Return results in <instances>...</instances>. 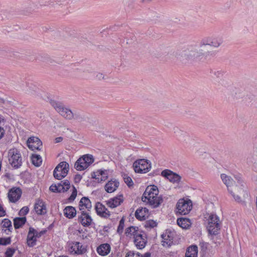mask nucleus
I'll use <instances>...</instances> for the list:
<instances>
[{
  "instance_id": "obj_21",
  "label": "nucleus",
  "mask_w": 257,
  "mask_h": 257,
  "mask_svg": "<svg viewBox=\"0 0 257 257\" xmlns=\"http://www.w3.org/2000/svg\"><path fill=\"white\" fill-rule=\"evenodd\" d=\"M34 209L38 215L44 214L46 213V207L43 200L37 199L34 205Z\"/></svg>"
},
{
  "instance_id": "obj_36",
  "label": "nucleus",
  "mask_w": 257,
  "mask_h": 257,
  "mask_svg": "<svg viewBox=\"0 0 257 257\" xmlns=\"http://www.w3.org/2000/svg\"><path fill=\"white\" fill-rule=\"evenodd\" d=\"M157 222L154 220H149L145 222L144 226L148 229L154 228L157 226Z\"/></svg>"
},
{
  "instance_id": "obj_37",
  "label": "nucleus",
  "mask_w": 257,
  "mask_h": 257,
  "mask_svg": "<svg viewBox=\"0 0 257 257\" xmlns=\"http://www.w3.org/2000/svg\"><path fill=\"white\" fill-rule=\"evenodd\" d=\"M8 197L11 202L15 203L21 197V194H8Z\"/></svg>"
},
{
  "instance_id": "obj_35",
  "label": "nucleus",
  "mask_w": 257,
  "mask_h": 257,
  "mask_svg": "<svg viewBox=\"0 0 257 257\" xmlns=\"http://www.w3.org/2000/svg\"><path fill=\"white\" fill-rule=\"evenodd\" d=\"M137 228H138L134 227V226H131L130 227L127 228L125 231L126 235L127 236H130L134 235L135 237L137 235V232H138Z\"/></svg>"
},
{
  "instance_id": "obj_38",
  "label": "nucleus",
  "mask_w": 257,
  "mask_h": 257,
  "mask_svg": "<svg viewBox=\"0 0 257 257\" xmlns=\"http://www.w3.org/2000/svg\"><path fill=\"white\" fill-rule=\"evenodd\" d=\"M122 177L124 182L129 187L132 186L134 185L132 179L127 174H124L122 175Z\"/></svg>"
},
{
  "instance_id": "obj_2",
  "label": "nucleus",
  "mask_w": 257,
  "mask_h": 257,
  "mask_svg": "<svg viewBox=\"0 0 257 257\" xmlns=\"http://www.w3.org/2000/svg\"><path fill=\"white\" fill-rule=\"evenodd\" d=\"M221 179L229 191L246 192L247 186L241 178L238 176L232 177L226 174L220 175Z\"/></svg>"
},
{
  "instance_id": "obj_59",
  "label": "nucleus",
  "mask_w": 257,
  "mask_h": 257,
  "mask_svg": "<svg viewBox=\"0 0 257 257\" xmlns=\"http://www.w3.org/2000/svg\"><path fill=\"white\" fill-rule=\"evenodd\" d=\"M59 257H66L65 256H59Z\"/></svg>"
},
{
  "instance_id": "obj_54",
  "label": "nucleus",
  "mask_w": 257,
  "mask_h": 257,
  "mask_svg": "<svg viewBox=\"0 0 257 257\" xmlns=\"http://www.w3.org/2000/svg\"><path fill=\"white\" fill-rule=\"evenodd\" d=\"M66 0H54L55 2L58 5L63 4Z\"/></svg>"
},
{
  "instance_id": "obj_15",
  "label": "nucleus",
  "mask_w": 257,
  "mask_h": 257,
  "mask_svg": "<svg viewBox=\"0 0 257 257\" xmlns=\"http://www.w3.org/2000/svg\"><path fill=\"white\" fill-rule=\"evenodd\" d=\"M161 175L174 185L182 180V177L180 175L169 169L162 171Z\"/></svg>"
},
{
  "instance_id": "obj_41",
  "label": "nucleus",
  "mask_w": 257,
  "mask_h": 257,
  "mask_svg": "<svg viewBox=\"0 0 257 257\" xmlns=\"http://www.w3.org/2000/svg\"><path fill=\"white\" fill-rule=\"evenodd\" d=\"M157 191H159L157 186L155 185H152L148 186L144 193H153V192Z\"/></svg>"
},
{
  "instance_id": "obj_48",
  "label": "nucleus",
  "mask_w": 257,
  "mask_h": 257,
  "mask_svg": "<svg viewBox=\"0 0 257 257\" xmlns=\"http://www.w3.org/2000/svg\"><path fill=\"white\" fill-rule=\"evenodd\" d=\"M22 190L19 187H13L9 190L8 193H22Z\"/></svg>"
},
{
  "instance_id": "obj_8",
  "label": "nucleus",
  "mask_w": 257,
  "mask_h": 257,
  "mask_svg": "<svg viewBox=\"0 0 257 257\" xmlns=\"http://www.w3.org/2000/svg\"><path fill=\"white\" fill-rule=\"evenodd\" d=\"M93 162L94 159L91 155H85L77 160L74 167L78 171H82L87 168Z\"/></svg>"
},
{
  "instance_id": "obj_47",
  "label": "nucleus",
  "mask_w": 257,
  "mask_h": 257,
  "mask_svg": "<svg viewBox=\"0 0 257 257\" xmlns=\"http://www.w3.org/2000/svg\"><path fill=\"white\" fill-rule=\"evenodd\" d=\"M15 251V250L14 248H8L5 252L6 257H12Z\"/></svg>"
},
{
  "instance_id": "obj_50",
  "label": "nucleus",
  "mask_w": 257,
  "mask_h": 257,
  "mask_svg": "<svg viewBox=\"0 0 257 257\" xmlns=\"http://www.w3.org/2000/svg\"><path fill=\"white\" fill-rule=\"evenodd\" d=\"M5 215L6 211L3 206L0 204V217L4 216Z\"/></svg>"
},
{
  "instance_id": "obj_42",
  "label": "nucleus",
  "mask_w": 257,
  "mask_h": 257,
  "mask_svg": "<svg viewBox=\"0 0 257 257\" xmlns=\"http://www.w3.org/2000/svg\"><path fill=\"white\" fill-rule=\"evenodd\" d=\"M4 122V119L0 116V140L2 139L5 134V130L2 126V124Z\"/></svg>"
},
{
  "instance_id": "obj_5",
  "label": "nucleus",
  "mask_w": 257,
  "mask_h": 257,
  "mask_svg": "<svg viewBox=\"0 0 257 257\" xmlns=\"http://www.w3.org/2000/svg\"><path fill=\"white\" fill-rule=\"evenodd\" d=\"M50 104L62 116L69 120L73 119V112L65 107L61 102L51 100Z\"/></svg>"
},
{
  "instance_id": "obj_22",
  "label": "nucleus",
  "mask_w": 257,
  "mask_h": 257,
  "mask_svg": "<svg viewBox=\"0 0 257 257\" xmlns=\"http://www.w3.org/2000/svg\"><path fill=\"white\" fill-rule=\"evenodd\" d=\"M95 209L97 213L103 217L107 218L110 215V213L105 206L102 204L98 202L96 204Z\"/></svg>"
},
{
  "instance_id": "obj_12",
  "label": "nucleus",
  "mask_w": 257,
  "mask_h": 257,
  "mask_svg": "<svg viewBox=\"0 0 257 257\" xmlns=\"http://www.w3.org/2000/svg\"><path fill=\"white\" fill-rule=\"evenodd\" d=\"M68 171L69 164L66 162H62L55 168L53 172L54 177L58 180H61L67 175Z\"/></svg>"
},
{
  "instance_id": "obj_58",
  "label": "nucleus",
  "mask_w": 257,
  "mask_h": 257,
  "mask_svg": "<svg viewBox=\"0 0 257 257\" xmlns=\"http://www.w3.org/2000/svg\"><path fill=\"white\" fill-rule=\"evenodd\" d=\"M217 73L219 75H222V73L221 72H217Z\"/></svg>"
},
{
  "instance_id": "obj_51",
  "label": "nucleus",
  "mask_w": 257,
  "mask_h": 257,
  "mask_svg": "<svg viewBox=\"0 0 257 257\" xmlns=\"http://www.w3.org/2000/svg\"><path fill=\"white\" fill-rule=\"evenodd\" d=\"M82 179V177L80 175H76L75 177H74V182L75 183H78L80 182V181Z\"/></svg>"
},
{
  "instance_id": "obj_57",
  "label": "nucleus",
  "mask_w": 257,
  "mask_h": 257,
  "mask_svg": "<svg viewBox=\"0 0 257 257\" xmlns=\"http://www.w3.org/2000/svg\"><path fill=\"white\" fill-rule=\"evenodd\" d=\"M140 1H142V2H150V1H152V0H140Z\"/></svg>"
},
{
  "instance_id": "obj_31",
  "label": "nucleus",
  "mask_w": 257,
  "mask_h": 257,
  "mask_svg": "<svg viewBox=\"0 0 257 257\" xmlns=\"http://www.w3.org/2000/svg\"><path fill=\"white\" fill-rule=\"evenodd\" d=\"M247 162L257 165V146L254 148L253 152L247 158Z\"/></svg>"
},
{
  "instance_id": "obj_18",
  "label": "nucleus",
  "mask_w": 257,
  "mask_h": 257,
  "mask_svg": "<svg viewBox=\"0 0 257 257\" xmlns=\"http://www.w3.org/2000/svg\"><path fill=\"white\" fill-rule=\"evenodd\" d=\"M123 201V197L122 195L110 198L105 201L106 205L111 208H114L119 206Z\"/></svg>"
},
{
  "instance_id": "obj_13",
  "label": "nucleus",
  "mask_w": 257,
  "mask_h": 257,
  "mask_svg": "<svg viewBox=\"0 0 257 257\" xmlns=\"http://www.w3.org/2000/svg\"><path fill=\"white\" fill-rule=\"evenodd\" d=\"M192 208V203L190 200L180 199L176 205L177 212L182 215L188 214Z\"/></svg>"
},
{
  "instance_id": "obj_49",
  "label": "nucleus",
  "mask_w": 257,
  "mask_h": 257,
  "mask_svg": "<svg viewBox=\"0 0 257 257\" xmlns=\"http://www.w3.org/2000/svg\"><path fill=\"white\" fill-rule=\"evenodd\" d=\"M99 173L105 179L107 177V173L106 170H98Z\"/></svg>"
},
{
  "instance_id": "obj_14",
  "label": "nucleus",
  "mask_w": 257,
  "mask_h": 257,
  "mask_svg": "<svg viewBox=\"0 0 257 257\" xmlns=\"http://www.w3.org/2000/svg\"><path fill=\"white\" fill-rule=\"evenodd\" d=\"M174 188L179 192L191 193L194 191H199V189L196 187L187 184L182 180L175 184Z\"/></svg>"
},
{
  "instance_id": "obj_6",
  "label": "nucleus",
  "mask_w": 257,
  "mask_h": 257,
  "mask_svg": "<svg viewBox=\"0 0 257 257\" xmlns=\"http://www.w3.org/2000/svg\"><path fill=\"white\" fill-rule=\"evenodd\" d=\"M71 187L72 189L70 190V191H72V193H77L76 187L73 185L71 186L70 182L67 180L61 181V183H58L57 185L52 184L49 187V190L53 192H55L57 191V193H61V192H67Z\"/></svg>"
},
{
  "instance_id": "obj_55",
  "label": "nucleus",
  "mask_w": 257,
  "mask_h": 257,
  "mask_svg": "<svg viewBox=\"0 0 257 257\" xmlns=\"http://www.w3.org/2000/svg\"><path fill=\"white\" fill-rule=\"evenodd\" d=\"M151 254L150 252H146L144 255L141 254V257H151Z\"/></svg>"
},
{
  "instance_id": "obj_23",
  "label": "nucleus",
  "mask_w": 257,
  "mask_h": 257,
  "mask_svg": "<svg viewBox=\"0 0 257 257\" xmlns=\"http://www.w3.org/2000/svg\"><path fill=\"white\" fill-rule=\"evenodd\" d=\"M149 216V210L144 207H140L135 212V216L139 220H144Z\"/></svg>"
},
{
  "instance_id": "obj_28",
  "label": "nucleus",
  "mask_w": 257,
  "mask_h": 257,
  "mask_svg": "<svg viewBox=\"0 0 257 257\" xmlns=\"http://www.w3.org/2000/svg\"><path fill=\"white\" fill-rule=\"evenodd\" d=\"M80 210L83 211L84 207L90 209L91 207V203L89 199L85 197H82L79 202Z\"/></svg>"
},
{
  "instance_id": "obj_33",
  "label": "nucleus",
  "mask_w": 257,
  "mask_h": 257,
  "mask_svg": "<svg viewBox=\"0 0 257 257\" xmlns=\"http://www.w3.org/2000/svg\"><path fill=\"white\" fill-rule=\"evenodd\" d=\"M248 195L244 194H233V197L235 201L239 203H244Z\"/></svg>"
},
{
  "instance_id": "obj_56",
  "label": "nucleus",
  "mask_w": 257,
  "mask_h": 257,
  "mask_svg": "<svg viewBox=\"0 0 257 257\" xmlns=\"http://www.w3.org/2000/svg\"><path fill=\"white\" fill-rule=\"evenodd\" d=\"M76 194H72V195L70 196V199H71L72 200H74L76 196Z\"/></svg>"
},
{
  "instance_id": "obj_60",
  "label": "nucleus",
  "mask_w": 257,
  "mask_h": 257,
  "mask_svg": "<svg viewBox=\"0 0 257 257\" xmlns=\"http://www.w3.org/2000/svg\"><path fill=\"white\" fill-rule=\"evenodd\" d=\"M66 130H67V131L69 130V129L68 128H67Z\"/></svg>"
},
{
  "instance_id": "obj_3",
  "label": "nucleus",
  "mask_w": 257,
  "mask_h": 257,
  "mask_svg": "<svg viewBox=\"0 0 257 257\" xmlns=\"http://www.w3.org/2000/svg\"><path fill=\"white\" fill-rule=\"evenodd\" d=\"M8 160L12 167L15 169L20 168L22 165V158L20 151L14 148L8 152Z\"/></svg>"
},
{
  "instance_id": "obj_29",
  "label": "nucleus",
  "mask_w": 257,
  "mask_h": 257,
  "mask_svg": "<svg viewBox=\"0 0 257 257\" xmlns=\"http://www.w3.org/2000/svg\"><path fill=\"white\" fill-rule=\"evenodd\" d=\"M178 225L183 229L189 228L191 224L190 220L186 218H180L177 219Z\"/></svg>"
},
{
  "instance_id": "obj_52",
  "label": "nucleus",
  "mask_w": 257,
  "mask_h": 257,
  "mask_svg": "<svg viewBox=\"0 0 257 257\" xmlns=\"http://www.w3.org/2000/svg\"><path fill=\"white\" fill-rule=\"evenodd\" d=\"M96 77L97 78V79H98L99 80L104 79V75L102 73H97L96 74Z\"/></svg>"
},
{
  "instance_id": "obj_7",
  "label": "nucleus",
  "mask_w": 257,
  "mask_h": 257,
  "mask_svg": "<svg viewBox=\"0 0 257 257\" xmlns=\"http://www.w3.org/2000/svg\"><path fill=\"white\" fill-rule=\"evenodd\" d=\"M142 200L147 204L155 208L163 202V198L159 194H143Z\"/></svg>"
},
{
  "instance_id": "obj_16",
  "label": "nucleus",
  "mask_w": 257,
  "mask_h": 257,
  "mask_svg": "<svg viewBox=\"0 0 257 257\" xmlns=\"http://www.w3.org/2000/svg\"><path fill=\"white\" fill-rule=\"evenodd\" d=\"M175 233L170 230H166L162 235V245L165 247L171 246L173 243Z\"/></svg>"
},
{
  "instance_id": "obj_20",
  "label": "nucleus",
  "mask_w": 257,
  "mask_h": 257,
  "mask_svg": "<svg viewBox=\"0 0 257 257\" xmlns=\"http://www.w3.org/2000/svg\"><path fill=\"white\" fill-rule=\"evenodd\" d=\"M78 221L83 226H89L92 221V219L89 214L84 211H81L80 215L78 216Z\"/></svg>"
},
{
  "instance_id": "obj_43",
  "label": "nucleus",
  "mask_w": 257,
  "mask_h": 257,
  "mask_svg": "<svg viewBox=\"0 0 257 257\" xmlns=\"http://www.w3.org/2000/svg\"><path fill=\"white\" fill-rule=\"evenodd\" d=\"M11 243V239L10 237L0 238V245H6Z\"/></svg>"
},
{
  "instance_id": "obj_26",
  "label": "nucleus",
  "mask_w": 257,
  "mask_h": 257,
  "mask_svg": "<svg viewBox=\"0 0 257 257\" xmlns=\"http://www.w3.org/2000/svg\"><path fill=\"white\" fill-rule=\"evenodd\" d=\"M110 246L108 243H104L99 245L97 248V251L99 255L105 256L110 251Z\"/></svg>"
},
{
  "instance_id": "obj_34",
  "label": "nucleus",
  "mask_w": 257,
  "mask_h": 257,
  "mask_svg": "<svg viewBox=\"0 0 257 257\" xmlns=\"http://www.w3.org/2000/svg\"><path fill=\"white\" fill-rule=\"evenodd\" d=\"M32 162L33 165L36 167H39L41 166L42 160L41 156L39 155H32Z\"/></svg>"
},
{
  "instance_id": "obj_25",
  "label": "nucleus",
  "mask_w": 257,
  "mask_h": 257,
  "mask_svg": "<svg viewBox=\"0 0 257 257\" xmlns=\"http://www.w3.org/2000/svg\"><path fill=\"white\" fill-rule=\"evenodd\" d=\"M119 182L115 180L109 181L105 186V189L107 193H113L118 188Z\"/></svg>"
},
{
  "instance_id": "obj_10",
  "label": "nucleus",
  "mask_w": 257,
  "mask_h": 257,
  "mask_svg": "<svg viewBox=\"0 0 257 257\" xmlns=\"http://www.w3.org/2000/svg\"><path fill=\"white\" fill-rule=\"evenodd\" d=\"M45 230L38 231L32 227L29 228L27 237V243L29 247H33L36 244L37 239L45 234Z\"/></svg>"
},
{
  "instance_id": "obj_45",
  "label": "nucleus",
  "mask_w": 257,
  "mask_h": 257,
  "mask_svg": "<svg viewBox=\"0 0 257 257\" xmlns=\"http://www.w3.org/2000/svg\"><path fill=\"white\" fill-rule=\"evenodd\" d=\"M125 257H141V253L134 251H130L126 254Z\"/></svg>"
},
{
  "instance_id": "obj_9",
  "label": "nucleus",
  "mask_w": 257,
  "mask_h": 257,
  "mask_svg": "<svg viewBox=\"0 0 257 257\" xmlns=\"http://www.w3.org/2000/svg\"><path fill=\"white\" fill-rule=\"evenodd\" d=\"M133 168L136 173H146L149 172L151 168L149 161L145 159H140L133 163Z\"/></svg>"
},
{
  "instance_id": "obj_27",
  "label": "nucleus",
  "mask_w": 257,
  "mask_h": 257,
  "mask_svg": "<svg viewBox=\"0 0 257 257\" xmlns=\"http://www.w3.org/2000/svg\"><path fill=\"white\" fill-rule=\"evenodd\" d=\"M64 214L66 217L71 219L76 216V211L72 206H67L64 209Z\"/></svg>"
},
{
  "instance_id": "obj_39",
  "label": "nucleus",
  "mask_w": 257,
  "mask_h": 257,
  "mask_svg": "<svg viewBox=\"0 0 257 257\" xmlns=\"http://www.w3.org/2000/svg\"><path fill=\"white\" fill-rule=\"evenodd\" d=\"M2 226L3 228H6L10 231L12 228L11 221L8 219H4L2 221Z\"/></svg>"
},
{
  "instance_id": "obj_40",
  "label": "nucleus",
  "mask_w": 257,
  "mask_h": 257,
  "mask_svg": "<svg viewBox=\"0 0 257 257\" xmlns=\"http://www.w3.org/2000/svg\"><path fill=\"white\" fill-rule=\"evenodd\" d=\"M73 118L79 122H81L84 120V117L81 113L78 112H73Z\"/></svg>"
},
{
  "instance_id": "obj_46",
  "label": "nucleus",
  "mask_w": 257,
  "mask_h": 257,
  "mask_svg": "<svg viewBox=\"0 0 257 257\" xmlns=\"http://www.w3.org/2000/svg\"><path fill=\"white\" fill-rule=\"evenodd\" d=\"M29 211V209L28 207L25 206L23 207L19 211V215L20 216H25L26 215Z\"/></svg>"
},
{
  "instance_id": "obj_44",
  "label": "nucleus",
  "mask_w": 257,
  "mask_h": 257,
  "mask_svg": "<svg viewBox=\"0 0 257 257\" xmlns=\"http://www.w3.org/2000/svg\"><path fill=\"white\" fill-rule=\"evenodd\" d=\"M124 226V219L123 218H121L119 221V225L117 228V232L118 233H121L123 229Z\"/></svg>"
},
{
  "instance_id": "obj_30",
  "label": "nucleus",
  "mask_w": 257,
  "mask_h": 257,
  "mask_svg": "<svg viewBox=\"0 0 257 257\" xmlns=\"http://www.w3.org/2000/svg\"><path fill=\"white\" fill-rule=\"evenodd\" d=\"M198 253V248L196 245H192L189 247L186 251V257H197Z\"/></svg>"
},
{
  "instance_id": "obj_24",
  "label": "nucleus",
  "mask_w": 257,
  "mask_h": 257,
  "mask_svg": "<svg viewBox=\"0 0 257 257\" xmlns=\"http://www.w3.org/2000/svg\"><path fill=\"white\" fill-rule=\"evenodd\" d=\"M134 243L138 249H142L146 246L147 240L142 234H138L135 237Z\"/></svg>"
},
{
  "instance_id": "obj_32",
  "label": "nucleus",
  "mask_w": 257,
  "mask_h": 257,
  "mask_svg": "<svg viewBox=\"0 0 257 257\" xmlns=\"http://www.w3.org/2000/svg\"><path fill=\"white\" fill-rule=\"evenodd\" d=\"M26 221L25 217L16 218L14 220V224L16 228H19L22 226Z\"/></svg>"
},
{
  "instance_id": "obj_53",
  "label": "nucleus",
  "mask_w": 257,
  "mask_h": 257,
  "mask_svg": "<svg viewBox=\"0 0 257 257\" xmlns=\"http://www.w3.org/2000/svg\"><path fill=\"white\" fill-rule=\"evenodd\" d=\"M63 140V138L61 137H57L55 139V143H58L62 142Z\"/></svg>"
},
{
  "instance_id": "obj_4",
  "label": "nucleus",
  "mask_w": 257,
  "mask_h": 257,
  "mask_svg": "<svg viewBox=\"0 0 257 257\" xmlns=\"http://www.w3.org/2000/svg\"><path fill=\"white\" fill-rule=\"evenodd\" d=\"M223 43V38L220 36H214L208 37L203 39L200 43L201 50L205 52L204 50L206 46H210L214 48H218Z\"/></svg>"
},
{
  "instance_id": "obj_19",
  "label": "nucleus",
  "mask_w": 257,
  "mask_h": 257,
  "mask_svg": "<svg viewBox=\"0 0 257 257\" xmlns=\"http://www.w3.org/2000/svg\"><path fill=\"white\" fill-rule=\"evenodd\" d=\"M69 251L73 254H81L85 252L86 249L80 242H75L71 243Z\"/></svg>"
},
{
  "instance_id": "obj_1",
  "label": "nucleus",
  "mask_w": 257,
  "mask_h": 257,
  "mask_svg": "<svg viewBox=\"0 0 257 257\" xmlns=\"http://www.w3.org/2000/svg\"><path fill=\"white\" fill-rule=\"evenodd\" d=\"M207 53V52L202 51L201 48L198 49L195 46L188 45L177 48L173 52L172 55L181 61L187 62L194 60Z\"/></svg>"
},
{
  "instance_id": "obj_17",
  "label": "nucleus",
  "mask_w": 257,
  "mask_h": 257,
  "mask_svg": "<svg viewBox=\"0 0 257 257\" xmlns=\"http://www.w3.org/2000/svg\"><path fill=\"white\" fill-rule=\"evenodd\" d=\"M28 148L32 151L41 150L42 146L41 141L37 137H32L27 141Z\"/></svg>"
},
{
  "instance_id": "obj_11",
  "label": "nucleus",
  "mask_w": 257,
  "mask_h": 257,
  "mask_svg": "<svg viewBox=\"0 0 257 257\" xmlns=\"http://www.w3.org/2000/svg\"><path fill=\"white\" fill-rule=\"evenodd\" d=\"M208 230L210 234H215L220 229V221L215 214H211L208 219Z\"/></svg>"
}]
</instances>
